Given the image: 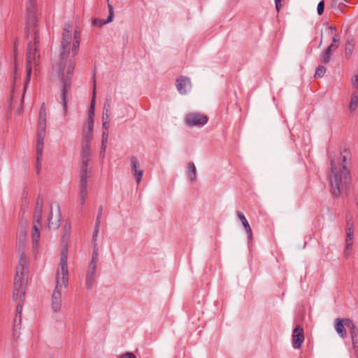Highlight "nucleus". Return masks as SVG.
I'll return each instance as SVG.
<instances>
[{
    "mask_svg": "<svg viewBox=\"0 0 358 358\" xmlns=\"http://www.w3.org/2000/svg\"><path fill=\"white\" fill-rule=\"evenodd\" d=\"M71 34H63L62 38V50L59 53V80L61 83V100L64 113L67 110V93L71 89L72 75L75 69L74 58H69Z\"/></svg>",
    "mask_w": 358,
    "mask_h": 358,
    "instance_id": "obj_1",
    "label": "nucleus"
},
{
    "mask_svg": "<svg viewBox=\"0 0 358 358\" xmlns=\"http://www.w3.org/2000/svg\"><path fill=\"white\" fill-rule=\"evenodd\" d=\"M331 175L329 176L330 192L334 198L340 196L343 191L348 195L351 184L350 171L346 165L338 168L334 159L330 155Z\"/></svg>",
    "mask_w": 358,
    "mask_h": 358,
    "instance_id": "obj_2",
    "label": "nucleus"
},
{
    "mask_svg": "<svg viewBox=\"0 0 358 358\" xmlns=\"http://www.w3.org/2000/svg\"><path fill=\"white\" fill-rule=\"evenodd\" d=\"M67 252L68 250L66 247L63 248L61 250L59 266L60 273L62 276L61 279H59V271H58L56 277L57 284L52 295V309L55 313L60 311L62 308V284L64 285V287H67L68 285Z\"/></svg>",
    "mask_w": 358,
    "mask_h": 358,
    "instance_id": "obj_3",
    "label": "nucleus"
},
{
    "mask_svg": "<svg viewBox=\"0 0 358 358\" xmlns=\"http://www.w3.org/2000/svg\"><path fill=\"white\" fill-rule=\"evenodd\" d=\"M27 32L28 38L33 40L32 45L37 47L40 42L38 30L37 29L38 9L36 0H27Z\"/></svg>",
    "mask_w": 358,
    "mask_h": 358,
    "instance_id": "obj_4",
    "label": "nucleus"
},
{
    "mask_svg": "<svg viewBox=\"0 0 358 358\" xmlns=\"http://www.w3.org/2000/svg\"><path fill=\"white\" fill-rule=\"evenodd\" d=\"M38 48L32 45V41H30L28 43L26 59V77L24 79L23 94L22 96L21 102H23L24 93L27 90V85L31 79V74L33 64H36V58L39 59L40 55L37 54Z\"/></svg>",
    "mask_w": 358,
    "mask_h": 358,
    "instance_id": "obj_5",
    "label": "nucleus"
},
{
    "mask_svg": "<svg viewBox=\"0 0 358 358\" xmlns=\"http://www.w3.org/2000/svg\"><path fill=\"white\" fill-rule=\"evenodd\" d=\"M208 121L207 115L199 113H191L186 115L185 122L189 126H203Z\"/></svg>",
    "mask_w": 358,
    "mask_h": 358,
    "instance_id": "obj_6",
    "label": "nucleus"
},
{
    "mask_svg": "<svg viewBox=\"0 0 358 358\" xmlns=\"http://www.w3.org/2000/svg\"><path fill=\"white\" fill-rule=\"evenodd\" d=\"M304 341L303 329L299 325H296L292 332V345L294 348H301Z\"/></svg>",
    "mask_w": 358,
    "mask_h": 358,
    "instance_id": "obj_7",
    "label": "nucleus"
},
{
    "mask_svg": "<svg viewBox=\"0 0 358 358\" xmlns=\"http://www.w3.org/2000/svg\"><path fill=\"white\" fill-rule=\"evenodd\" d=\"M130 161L131 172L136 178V182L139 184L142 180L143 170L139 168L140 164L136 157L131 156L130 157Z\"/></svg>",
    "mask_w": 358,
    "mask_h": 358,
    "instance_id": "obj_8",
    "label": "nucleus"
},
{
    "mask_svg": "<svg viewBox=\"0 0 358 358\" xmlns=\"http://www.w3.org/2000/svg\"><path fill=\"white\" fill-rule=\"evenodd\" d=\"M346 231L347 236L345 240V248L344 251V254L346 257L349 256L348 250L351 249L353 245V224L350 222V220H347L346 222Z\"/></svg>",
    "mask_w": 358,
    "mask_h": 358,
    "instance_id": "obj_9",
    "label": "nucleus"
},
{
    "mask_svg": "<svg viewBox=\"0 0 358 358\" xmlns=\"http://www.w3.org/2000/svg\"><path fill=\"white\" fill-rule=\"evenodd\" d=\"M97 265L93 264H88V268L85 278V286L87 289H92L95 282V273L96 271Z\"/></svg>",
    "mask_w": 358,
    "mask_h": 358,
    "instance_id": "obj_10",
    "label": "nucleus"
},
{
    "mask_svg": "<svg viewBox=\"0 0 358 358\" xmlns=\"http://www.w3.org/2000/svg\"><path fill=\"white\" fill-rule=\"evenodd\" d=\"M176 88L180 94H187L191 89L190 79L185 76H180L176 80Z\"/></svg>",
    "mask_w": 358,
    "mask_h": 358,
    "instance_id": "obj_11",
    "label": "nucleus"
},
{
    "mask_svg": "<svg viewBox=\"0 0 358 358\" xmlns=\"http://www.w3.org/2000/svg\"><path fill=\"white\" fill-rule=\"evenodd\" d=\"M57 215L55 220L52 219V208L50 207V213L48 216V227L50 229H57L59 227L62 219L59 206L57 205Z\"/></svg>",
    "mask_w": 358,
    "mask_h": 358,
    "instance_id": "obj_12",
    "label": "nucleus"
},
{
    "mask_svg": "<svg viewBox=\"0 0 358 358\" xmlns=\"http://www.w3.org/2000/svg\"><path fill=\"white\" fill-rule=\"evenodd\" d=\"M27 275V270L24 268L23 260L21 259L19 261L18 265L16 268V274L14 279V283L24 284L23 278Z\"/></svg>",
    "mask_w": 358,
    "mask_h": 358,
    "instance_id": "obj_13",
    "label": "nucleus"
},
{
    "mask_svg": "<svg viewBox=\"0 0 358 358\" xmlns=\"http://www.w3.org/2000/svg\"><path fill=\"white\" fill-rule=\"evenodd\" d=\"M89 161L90 160H82L80 185H87V179L91 176L90 171L88 172L87 171Z\"/></svg>",
    "mask_w": 358,
    "mask_h": 358,
    "instance_id": "obj_14",
    "label": "nucleus"
},
{
    "mask_svg": "<svg viewBox=\"0 0 358 358\" xmlns=\"http://www.w3.org/2000/svg\"><path fill=\"white\" fill-rule=\"evenodd\" d=\"M89 161L90 160H82L80 185H87V179L91 176L90 171L88 172L87 171Z\"/></svg>",
    "mask_w": 358,
    "mask_h": 358,
    "instance_id": "obj_15",
    "label": "nucleus"
},
{
    "mask_svg": "<svg viewBox=\"0 0 358 358\" xmlns=\"http://www.w3.org/2000/svg\"><path fill=\"white\" fill-rule=\"evenodd\" d=\"M25 295V289L24 284H17V282L14 283V289L13 293V298L14 300H17L19 299L20 301H22V298L24 297Z\"/></svg>",
    "mask_w": 358,
    "mask_h": 358,
    "instance_id": "obj_16",
    "label": "nucleus"
},
{
    "mask_svg": "<svg viewBox=\"0 0 358 358\" xmlns=\"http://www.w3.org/2000/svg\"><path fill=\"white\" fill-rule=\"evenodd\" d=\"M237 215L246 231L248 239L249 241L251 240L252 238V231L246 217H245L244 214L240 211L237 212Z\"/></svg>",
    "mask_w": 358,
    "mask_h": 358,
    "instance_id": "obj_17",
    "label": "nucleus"
},
{
    "mask_svg": "<svg viewBox=\"0 0 358 358\" xmlns=\"http://www.w3.org/2000/svg\"><path fill=\"white\" fill-rule=\"evenodd\" d=\"M338 48L337 44H331L321 55V62L327 64L331 62V54Z\"/></svg>",
    "mask_w": 358,
    "mask_h": 358,
    "instance_id": "obj_18",
    "label": "nucleus"
},
{
    "mask_svg": "<svg viewBox=\"0 0 358 358\" xmlns=\"http://www.w3.org/2000/svg\"><path fill=\"white\" fill-rule=\"evenodd\" d=\"M345 326V320L340 318L336 319L335 329L338 334L342 338H345L347 334Z\"/></svg>",
    "mask_w": 358,
    "mask_h": 358,
    "instance_id": "obj_19",
    "label": "nucleus"
},
{
    "mask_svg": "<svg viewBox=\"0 0 358 358\" xmlns=\"http://www.w3.org/2000/svg\"><path fill=\"white\" fill-rule=\"evenodd\" d=\"M93 83H94V90H93V96L92 100L90 104V109L88 110V117L87 118L91 117V119H94V105H95V95H96V79H95V72H94L93 75Z\"/></svg>",
    "mask_w": 358,
    "mask_h": 358,
    "instance_id": "obj_20",
    "label": "nucleus"
},
{
    "mask_svg": "<svg viewBox=\"0 0 358 358\" xmlns=\"http://www.w3.org/2000/svg\"><path fill=\"white\" fill-rule=\"evenodd\" d=\"M41 226V225H38L36 223H34L33 225L32 242L34 248H37L38 245V241L40 238L39 227Z\"/></svg>",
    "mask_w": 358,
    "mask_h": 358,
    "instance_id": "obj_21",
    "label": "nucleus"
},
{
    "mask_svg": "<svg viewBox=\"0 0 358 358\" xmlns=\"http://www.w3.org/2000/svg\"><path fill=\"white\" fill-rule=\"evenodd\" d=\"M45 136V134L37 133V141H36V154H37V155H43Z\"/></svg>",
    "mask_w": 358,
    "mask_h": 358,
    "instance_id": "obj_22",
    "label": "nucleus"
},
{
    "mask_svg": "<svg viewBox=\"0 0 358 358\" xmlns=\"http://www.w3.org/2000/svg\"><path fill=\"white\" fill-rule=\"evenodd\" d=\"M21 313H22V306L18 304L16 308V314L15 318L14 320V327H13V336L15 337L16 335V331L18 325H20L21 323Z\"/></svg>",
    "mask_w": 358,
    "mask_h": 358,
    "instance_id": "obj_23",
    "label": "nucleus"
},
{
    "mask_svg": "<svg viewBox=\"0 0 358 358\" xmlns=\"http://www.w3.org/2000/svg\"><path fill=\"white\" fill-rule=\"evenodd\" d=\"M358 106V92L355 91L351 96L350 102L349 104V110L350 113H353Z\"/></svg>",
    "mask_w": 358,
    "mask_h": 358,
    "instance_id": "obj_24",
    "label": "nucleus"
},
{
    "mask_svg": "<svg viewBox=\"0 0 358 358\" xmlns=\"http://www.w3.org/2000/svg\"><path fill=\"white\" fill-rule=\"evenodd\" d=\"M43 208L35 206L34 212V223H36L38 225H41Z\"/></svg>",
    "mask_w": 358,
    "mask_h": 358,
    "instance_id": "obj_25",
    "label": "nucleus"
},
{
    "mask_svg": "<svg viewBox=\"0 0 358 358\" xmlns=\"http://www.w3.org/2000/svg\"><path fill=\"white\" fill-rule=\"evenodd\" d=\"M345 325L349 329L351 337H356L358 335V329L351 320L345 319Z\"/></svg>",
    "mask_w": 358,
    "mask_h": 358,
    "instance_id": "obj_26",
    "label": "nucleus"
},
{
    "mask_svg": "<svg viewBox=\"0 0 358 358\" xmlns=\"http://www.w3.org/2000/svg\"><path fill=\"white\" fill-rule=\"evenodd\" d=\"M188 176L192 182H195L196 180V169L193 162L188 164Z\"/></svg>",
    "mask_w": 358,
    "mask_h": 358,
    "instance_id": "obj_27",
    "label": "nucleus"
},
{
    "mask_svg": "<svg viewBox=\"0 0 358 358\" xmlns=\"http://www.w3.org/2000/svg\"><path fill=\"white\" fill-rule=\"evenodd\" d=\"M82 160H90L91 156L90 145H83L80 153Z\"/></svg>",
    "mask_w": 358,
    "mask_h": 358,
    "instance_id": "obj_28",
    "label": "nucleus"
},
{
    "mask_svg": "<svg viewBox=\"0 0 358 358\" xmlns=\"http://www.w3.org/2000/svg\"><path fill=\"white\" fill-rule=\"evenodd\" d=\"M354 48V43L350 41H348V42L345 43V56L347 59H350L352 56Z\"/></svg>",
    "mask_w": 358,
    "mask_h": 358,
    "instance_id": "obj_29",
    "label": "nucleus"
},
{
    "mask_svg": "<svg viewBox=\"0 0 358 358\" xmlns=\"http://www.w3.org/2000/svg\"><path fill=\"white\" fill-rule=\"evenodd\" d=\"M87 185H80V204L83 206L85 202V199L87 197Z\"/></svg>",
    "mask_w": 358,
    "mask_h": 358,
    "instance_id": "obj_30",
    "label": "nucleus"
},
{
    "mask_svg": "<svg viewBox=\"0 0 358 358\" xmlns=\"http://www.w3.org/2000/svg\"><path fill=\"white\" fill-rule=\"evenodd\" d=\"M99 257V248L96 243H94L93 245V251L92 254V259L89 264H93L97 265Z\"/></svg>",
    "mask_w": 358,
    "mask_h": 358,
    "instance_id": "obj_31",
    "label": "nucleus"
},
{
    "mask_svg": "<svg viewBox=\"0 0 358 358\" xmlns=\"http://www.w3.org/2000/svg\"><path fill=\"white\" fill-rule=\"evenodd\" d=\"M46 118L38 117L37 133L45 134Z\"/></svg>",
    "mask_w": 358,
    "mask_h": 358,
    "instance_id": "obj_32",
    "label": "nucleus"
},
{
    "mask_svg": "<svg viewBox=\"0 0 358 358\" xmlns=\"http://www.w3.org/2000/svg\"><path fill=\"white\" fill-rule=\"evenodd\" d=\"M92 138V131H83V145H90V141Z\"/></svg>",
    "mask_w": 358,
    "mask_h": 358,
    "instance_id": "obj_33",
    "label": "nucleus"
},
{
    "mask_svg": "<svg viewBox=\"0 0 358 358\" xmlns=\"http://www.w3.org/2000/svg\"><path fill=\"white\" fill-rule=\"evenodd\" d=\"M79 44H80V42H79V40L78 39L77 31H76L74 33V41L72 45L73 56L71 58H73V57L77 54V52L78 51Z\"/></svg>",
    "mask_w": 358,
    "mask_h": 358,
    "instance_id": "obj_34",
    "label": "nucleus"
},
{
    "mask_svg": "<svg viewBox=\"0 0 358 358\" xmlns=\"http://www.w3.org/2000/svg\"><path fill=\"white\" fill-rule=\"evenodd\" d=\"M326 72V69L323 66H318L315 70V78H322Z\"/></svg>",
    "mask_w": 358,
    "mask_h": 358,
    "instance_id": "obj_35",
    "label": "nucleus"
},
{
    "mask_svg": "<svg viewBox=\"0 0 358 358\" xmlns=\"http://www.w3.org/2000/svg\"><path fill=\"white\" fill-rule=\"evenodd\" d=\"M108 141V132L106 131H103L102 133V140H101V145L102 150L106 149L107 143Z\"/></svg>",
    "mask_w": 358,
    "mask_h": 358,
    "instance_id": "obj_36",
    "label": "nucleus"
},
{
    "mask_svg": "<svg viewBox=\"0 0 358 358\" xmlns=\"http://www.w3.org/2000/svg\"><path fill=\"white\" fill-rule=\"evenodd\" d=\"M111 21H108V18L106 20H101V19H94V21H93V24L94 26H96V27H102L103 25L107 24V23H109Z\"/></svg>",
    "mask_w": 358,
    "mask_h": 358,
    "instance_id": "obj_37",
    "label": "nucleus"
},
{
    "mask_svg": "<svg viewBox=\"0 0 358 358\" xmlns=\"http://www.w3.org/2000/svg\"><path fill=\"white\" fill-rule=\"evenodd\" d=\"M42 155H36V172L38 174L40 173L41 169Z\"/></svg>",
    "mask_w": 358,
    "mask_h": 358,
    "instance_id": "obj_38",
    "label": "nucleus"
},
{
    "mask_svg": "<svg viewBox=\"0 0 358 358\" xmlns=\"http://www.w3.org/2000/svg\"><path fill=\"white\" fill-rule=\"evenodd\" d=\"M38 117L46 118L45 106L44 103H43L41 106Z\"/></svg>",
    "mask_w": 358,
    "mask_h": 358,
    "instance_id": "obj_39",
    "label": "nucleus"
},
{
    "mask_svg": "<svg viewBox=\"0 0 358 358\" xmlns=\"http://www.w3.org/2000/svg\"><path fill=\"white\" fill-rule=\"evenodd\" d=\"M324 1L322 0L319 2L317 8L318 15H321L324 13Z\"/></svg>",
    "mask_w": 358,
    "mask_h": 358,
    "instance_id": "obj_40",
    "label": "nucleus"
},
{
    "mask_svg": "<svg viewBox=\"0 0 358 358\" xmlns=\"http://www.w3.org/2000/svg\"><path fill=\"white\" fill-rule=\"evenodd\" d=\"M15 70H14V75H13V79L15 80L17 79V46L16 43L15 44Z\"/></svg>",
    "mask_w": 358,
    "mask_h": 358,
    "instance_id": "obj_41",
    "label": "nucleus"
},
{
    "mask_svg": "<svg viewBox=\"0 0 358 358\" xmlns=\"http://www.w3.org/2000/svg\"><path fill=\"white\" fill-rule=\"evenodd\" d=\"M341 155H342L343 163H345L347 160L348 155H350V150L348 148H344Z\"/></svg>",
    "mask_w": 358,
    "mask_h": 358,
    "instance_id": "obj_42",
    "label": "nucleus"
},
{
    "mask_svg": "<svg viewBox=\"0 0 358 358\" xmlns=\"http://www.w3.org/2000/svg\"><path fill=\"white\" fill-rule=\"evenodd\" d=\"M86 123L87 126V131H93L94 119H91V117L87 118Z\"/></svg>",
    "mask_w": 358,
    "mask_h": 358,
    "instance_id": "obj_43",
    "label": "nucleus"
},
{
    "mask_svg": "<svg viewBox=\"0 0 358 358\" xmlns=\"http://www.w3.org/2000/svg\"><path fill=\"white\" fill-rule=\"evenodd\" d=\"M35 206L43 207V197L39 194L36 199Z\"/></svg>",
    "mask_w": 358,
    "mask_h": 358,
    "instance_id": "obj_44",
    "label": "nucleus"
},
{
    "mask_svg": "<svg viewBox=\"0 0 358 358\" xmlns=\"http://www.w3.org/2000/svg\"><path fill=\"white\" fill-rule=\"evenodd\" d=\"M72 24L70 23H66L64 28L63 34H71Z\"/></svg>",
    "mask_w": 358,
    "mask_h": 358,
    "instance_id": "obj_45",
    "label": "nucleus"
},
{
    "mask_svg": "<svg viewBox=\"0 0 358 358\" xmlns=\"http://www.w3.org/2000/svg\"><path fill=\"white\" fill-rule=\"evenodd\" d=\"M108 10H109V15L108 16V21H113V7L110 4L108 3Z\"/></svg>",
    "mask_w": 358,
    "mask_h": 358,
    "instance_id": "obj_46",
    "label": "nucleus"
},
{
    "mask_svg": "<svg viewBox=\"0 0 358 358\" xmlns=\"http://www.w3.org/2000/svg\"><path fill=\"white\" fill-rule=\"evenodd\" d=\"M110 108V99L107 98L103 106V112H109Z\"/></svg>",
    "mask_w": 358,
    "mask_h": 358,
    "instance_id": "obj_47",
    "label": "nucleus"
},
{
    "mask_svg": "<svg viewBox=\"0 0 358 358\" xmlns=\"http://www.w3.org/2000/svg\"><path fill=\"white\" fill-rule=\"evenodd\" d=\"M352 85L355 89L358 88V73L354 75L352 80Z\"/></svg>",
    "mask_w": 358,
    "mask_h": 358,
    "instance_id": "obj_48",
    "label": "nucleus"
},
{
    "mask_svg": "<svg viewBox=\"0 0 358 358\" xmlns=\"http://www.w3.org/2000/svg\"><path fill=\"white\" fill-rule=\"evenodd\" d=\"M120 358H136L133 352H126L120 356Z\"/></svg>",
    "mask_w": 358,
    "mask_h": 358,
    "instance_id": "obj_49",
    "label": "nucleus"
},
{
    "mask_svg": "<svg viewBox=\"0 0 358 358\" xmlns=\"http://www.w3.org/2000/svg\"><path fill=\"white\" fill-rule=\"evenodd\" d=\"M352 338V343L353 345L354 348H358V335L356 336V337H351Z\"/></svg>",
    "mask_w": 358,
    "mask_h": 358,
    "instance_id": "obj_50",
    "label": "nucleus"
},
{
    "mask_svg": "<svg viewBox=\"0 0 358 358\" xmlns=\"http://www.w3.org/2000/svg\"><path fill=\"white\" fill-rule=\"evenodd\" d=\"M102 119H103V122H104V121L109 122L108 112H103Z\"/></svg>",
    "mask_w": 358,
    "mask_h": 358,
    "instance_id": "obj_51",
    "label": "nucleus"
},
{
    "mask_svg": "<svg viewBox=\"0 0 358 358\" xmlns=\"http://www.w3.org/2000/svg\"><path fill=\"white\" fill-rule=\"evenodd\" d=\"M343 1H346V0H333V3L334 6L338 5L340 6L341 5L343 4Z\"/></svg>",
    "mask_w": 358,
    "mask_h": 358,
    "instance_id": "obj_52",
    "label": "nucleus"
},
{
    "mask_svg": "<svg viewBox=\"0 0 358 358\" xmlns=\"http://www.w3.org/2000/svg\"><path fill=\"white\" fill-rule=\"evenodd\" d=\"M332 36H332V42H333L332 44L338 43H339V38L337 37V35L336 34H334Z\"/></svg>",
    "mask_w": 358,
    "mask_h": 358,
    "instance_id": "obj_53",
    "label": "nucleus"
},
{
    "mask_svg": "<svg viewBox=\"0 0 358 358\" xmlns=\"http://www.w3.org/2000/svg\"><path fill=\"white\" fill-rule=\"evenodd\" d=\"M103 128L105 129V131H108V129L109 128V122L108 121L103 122Z\"/></svg>",
    "mask_w": 358,
    "mask_h": 358,
    "instance_id": "obj_54",
    "label": "nucleus"
},
{
    "mask_svg": "<svg viewBox=\"0 0 358 358\" xmlns=\"http://www.w3.org/2000/svg\"><path fill=\"white\" fill-rule=\"evenodd\" d=\"M99 225L98 224H95L94 228V234H98L99 230Z\"/></svg>",
    "mask_w": 358,
    "mask_h": 358,
    "instance_id": "obj_55",
    "label": "nucleus"
},
{
    "mask_svg": "<svg viewBox=\"0 0 358 358\" xmlns=\"http://www.w3.org/2000/svg\"><path fill=\"white\" fill-rule=\"evenodd\" d=\"M105 152H106V149H104L103 150H102V145H101V150H100V157L101 158H103L104 156H105Z\"/></svg>",
    "mask_w": 358,
    "mask_h": 358,
    "instance_id": "obj_56",
    "label": "nucleus"
},
{
    "mask_svg": "<svg viewBox=\"0 0 358 358\" xmlns=\"http://www.w3.org/2000/svg\"><path fill=\"white\" fill-rule=\"evenodd\" d=\"M97 236H98V234H94V233H93V235H92V242H93V245H94V243H96Z\"/></svg>",
    "mask_w": 358,
    "mask_h": 358,
    "instance_id": "obj_57",
    "label": "nucleus"
},
{
    "mask_svg": "<svg viewBox=\"0 0 358 358\" xmlns=\"http://www.w3.org/2000/svg\"><path fill=\"white\" fill-rule=\"evenodd\" d=\"M328 29H329V31H330V34H331V35H334L333 31H334V30H336V27H335L334 26H330V27H328Z\"/></svg>",
    "mask_w": 358,
    "mask_h": 358,
    "instance_id": "obj_58",
    "label": "nucleus"
},
{
    "mask_svg": "<svg viewBox=\"0 0 358 358\" xmlns=\"http://www.w3.org/2000/svg\"><path fill=\"white\" fill-rule=\"evenodd\" d=\"M70 228H71L70 224H65L64 229H65L66 233H69Z\"/></svg>",
    "mask_w": 358,
    "mask_h": 358,
    "instance_id": "obj_59",
    "label": "nucleus"
},
{
    "mask_svg": "<svg viewBox=\"0 0 358 358\" xmlns=\"http://www.w3.org/2000/svg\"><path fill=\"white\" fill-rule=\"evenodd\" d=\"M101 215H97L95 224H100Z\"/></svg>",
    "mask_w": 358,
    "mask_h": 358,
    "instance_id": "obj_60",
    "label": "nucleus"
},
{
    "mask_svg": "<svg viewBox=\"0 0 358 358\" xmlns=\"http://www.w3.org/2000/svg\"><path fill=\"white\" fill-rule=\"evenodd\" d=\"M28 208V202L24 201L22 205V208H23L24 210Z\"/></svg>",
    "mask_w": 358,
    "mask_h": 358,
    "instance_id": "obj_61",
    "label": "nucleus"
},
{
    "mask_svg": "<svg viewBox=\"0 0 358 358\" xmlns=\"http://www.w3.org/2000/svg\"><path fill=\"white\" fill-rule=\"evenodd\" d=\"M102 212H103V206H100L99 207V210H98V215H102Z\"/></svg>",
    "mask_w": 358,
    "mask_h": 358,
    "instance_id": "obj_62",
    "label": "nucleus"
},
{
    "mask_svg": "<svg viewBox=\"0 0 358 358\" xmlns=\"http://www.w3.org/2000/svg\"><path fill=\"white\" fill-rule=\"evenodd\" d=\"M322 40L321 39V41L320 42V46L322 45Z\"/></svg>",
    "mask_w": 358,
    "mask_h": 358,
    "instance_id": "obj_63",
    "label": "nucleus"
},
{
    "mask_svg": "<svg viewBox=\"0 0 358 358\" xmlns=\"http://www.w3.org/2000/svg\"><path fill=\"white\" fill-rule=\"evenodd\" d=\"M19 322V317H17V322Z\"/></svg>",
    "mask_w": 358,
    "mask_h": 358,
    "instance_id": "obj_64",
    "label": "nucleus"
}]
</instances>
